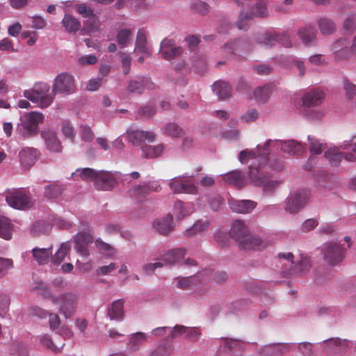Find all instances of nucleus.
<instances>
[{
    "instance_id": "56",
    "label": "nucleus",
    "mask_w": 356,
    "mask_h": 356,
    "mask_svg": "<svg viewBox=\"0 0 356 356\" xmlns=\"http://www.w3.org/2000/svg\"><path fill=\"white\" fill-rule=\"evenodd\" d=\"M62 132L66 138L71 139L72 140L74 138L76 132L74 127L71 125L68 121H65L62 124Z\"/></svg>"
},
{
    "instance_id": "42",
    "label": "nucleus",
    "mask_w": 356,
    "mask_h": 356,
    "mask_svg": "<svg viewBox=\"0 0 356 356\" xmlns=\"http://www.w3.org/2000/svg\"><path fill=\"white\" fill-rule=\"evenodd\" d=\"M173 352L174 348L172 344L161 343L150 353L149 356H170Z\"/></svg>"
},
{
    "instance_id": "52",
    "label": "nucleus",
    "mask_w": 356,
    "mask_h": 356,
    "mask_svg": "<svg viewBox=\"0 0 356 356\" xmlns=\"http://www.w3.org/2000/svg\"><path fill=\"white\" fill-rule=\"evenodd\" d=\"M253 17H264L267 15V8L266 5L262 2H259L252 8V11L248 13Z\"/></svg>"
},
{
    "instance_id": "17",
    "label": "nucleus",
    "mask_w": 356,
    "mask_h": 356,
    "mask_svg": "<svg viewBox=\"0 0 356 356\" xmlns=\"http://www.w3.org/2000/svg\"><path fill=\"white\" fill-rule=\"evenodd\" d=\"M325 96V93L320 89L311 90L302 97L303 106L305 108L319 106L323 103Z\"/></svg>"
},
{
    "instance_id": "59",
    "label": "nucleus",
    "mask_w": 356,
    "mask_h": 356,
    "mask_svg": "<svg viewBox=\"0 0 356 356\" xmlns=\"http://www.w3.org/2000/svg\"><path fill=\"white\" fill-rule=\"evenodd\" d=\"M143 80H134L131 81L128 86V90L130 92H136L138 94H141L144 90V85Z\"/></svg>"
},
{
    "instance_id": "64",
    "label": "nucleus",
    "mask_w": 356,
    "mask_h": 356,
    "mask_svg": "<svg viewBox=\"0 0 356 356\" xmlns=\"http://www.w3.org/2000/svg\"><path fill=\"white\" fill-rule=\"evenodd\" d=\"M80 132L83 140L90 142L93 140L94 135L90 127L87 125H81Z\"/></svg>"
},
{
    "instance_id": "15",
    "label": "nucleus",
    "mask_w": 356,
    "mask_h": 356,
    "mask_svg": "<svg viewBox=\"0 0 356 356\" xmlns=\"http://www.w3.org/2000/svg\"><path fill=\"white\" fill-rule=\"evenodd\" d=\"M39 156V151L33 147H24L19 153V161L25 168L33 166L38 160Z\"/></svg>"
},
{
    "instance_id": "63",
    "label": "nucleus",
    "mask_w": 356,
    "mask_h": 356,
    "mask_svg": "<svg viewBox=\"0 0 356 356\" xmlns=\"http://www.w3.org/2000/svg\"><path fill=\"white\" fill-rule=\"evenodd\" d=\"M174 214L177 216L179 220L184 218L188 213L184 207V202L177 201L175 203Z\"/></svg>"
},
{
    "instance_id": "44",
    "label": "nucleus",
    "mask_w": 356,
    "mask_h": 356,
    "mask_svg": "<svg viewBox=\"0 0 356 356\" xmlns=\"http://www.w3.org/2000/svg\"><path fill=\"white\" fill-rule=\"evenodd\" d=\"M261 240L257 237L250 236L248 233L238 242L239 247L243 249H254L260 246Z\"/></svg>"
},
{
    "instance_id": "18",
    "label": "nucleus",
    "mask_w": 356,
    "mask_h": 356,
    "mask_svg": "<svg viewBox=\"0 0 356 356\" xmlns=\"http://www.w3.org/2000/svg\"><path fill=\"white\" fill-rule=\"evenodd\" d=\"M127 137L129 141L134 145H138L145 140L151 143L155 139L152 132L143 130H129L127 131Z\"/></svg>"
},
{
    "instance_id": "9",
    "label": "nucleus",
    "mask_w": 356,
    "mask_h": 356,
    "mask_svg": "<svg viewBox=\"0 0 356 356\" xmlns=\"http://www.w3.org/2000/svg\"><path fill=\"white\" fill-rule=\"evenodd\" d=\"M310 197L309 191L302 189L291 195L287 201L286 211L290 213H297L308 202Z\"/></svg>"
},
{
    "instance_id": "31",
    "label": "nucleus",
    "mask_w": 356,
    "mask_h": 356,
    "mask_svg": "<svg viewBox=\"0 0 356 356\" xmlns=\"http://www.w3.org/2000/svg\"><path fill=\"white\" fill-rule=\"evenodd\" d=\"M165 147L163 144H159L157 145H144L141 147V151L143 152V156L145 159H152L160 156Z\"/></svg>"
},
{
    "instance_id": "47",
    "label": "nucleus",
    "mask_w": 356,
    "mask_h": 356,
    "mask_svg": "<svg viewBox=\"0 0 356 356\" xmlns=\"http://www.w3.org/2000/svg\"><path fill=\"white\" fill-rule=\"evenodd\" d=\"M63 191L62 186L53 184L44 188V197L48 199H56L58 197Z\"/></svg>"
},
{
    "instance_id": "27",
    "label": "nucleus",
    "mask_w": 356,
    "mask_h": 356,
    "mask_svg": "<svg viewBox=\"0 0 356 356\" xmlns=\"http://www.w3.org/2000/svg\"><path fill=\"white\" fill-rule=\"evenodd\" d=\"M229 233L233 238L240 242L246 236L248 232L244 222L237 220L234 222Z\"/></svg>"
},
{
    "instance_id": "58",
    "label": "nucleus",
    "mask_w": 356,
    "mask_h": 356,
    "mask_svg": "<svg viewBox=\"0 0 356 356\" xmlns=\"http://www.w3.org/2000/svg\"><path fill=\"white\" fill-rule=\"evenodd\" d=\"M343 89L346 92V95L349 99H352L356 95V85L350 82L348 80L343 81Z\"/></svg>"
},
{
    "instance_id": "41",
    "label": "nucleus",
    "mask_w": 356,
    "mask_h": 356,
    "mask_svg": "<svg viewBox=\"0 0 356 356\" xmlns=\"http://www.w3.org/2000/svg\"><path fill=\"white\" fill-rule=\"evenodd\" d=\"M135 48L143 54H149L148 48L147 47L146 33L143 29H139L137 33Z\"/></svg>"
},
{
    "instance_id": "1",
    "label": "nucleus",
    "mask_w": 356,
    "mask_h": 356,
    "mask_svg": "<svg viewBox=\"0 0 356 356\" xmlns=\"http://www.w3.org/2000/svg\"><path fill=\"white\" fill-rule=\"evenodd\" d=\"M50 86L44 82L35 83L31 89L24 91V96L37 104L41 108H47L54 99V95L50 93Z\"/></svg>"
},
{
    "instance_id": "24",
    "label": "nucleus",
    "mask_w": 356,
    "mask_h": 356,
    "mask_svg": "<svg viewBox=\"0 0 356 356\" xmlns=\"http://www.w3.org/2000/svg\"><path fill=\"white\" fill-rule=\"evenodd\" d=\"M124 304L123 299H119L114 301L107 309V316L112 321H120L124 317Z\"/></svg>"
},
{
    "instance_id": "2",
    "label": "nucleus",
    "mask_w": 356,
    "mask_h": 356,
    "mask_svg": "<svg viewBox=\"0 0 356 356\" xmlns=\"http://www.w3.org/2000/svg\"><path fill=\"white\" fill-rule=\"evenodd\" d=\"M44 120V115L39 112H30L20 119L17 124V133L24 138L36 136L39 131V124Z\"/></svg>"
},
{
    "instance_id": "50",
    "label": "nucleus",
    "mask_w": 356,
    "mask_h": 356,
    "mask_svg": "<svg viewBox=\"0 0 356 356\" xmlns=\"http://www.w3.org/2000/svg\"><path fill=\"white\" fill-rule=\"evenodd\" d=\"M95 243L102 254H104L108 257H111L115 254V249L110 244L104 242L102 239H96Z\"/></svg>"
},
{
    "instance_id": "33",
    "label": "nucleus",
    "mask_w": 356,
    "mask_h": 356,
    "mask_svg": "<svg viewBox=\"0 0 356 356\" xmlns=\"http://www.w3.org/2000/svg\"><path fill=\"white\" fill-rule=\"evenodd\" d=\"M213 92L221 99L229 97L231 95V87L229 83L223 81H216L212 86Z\"/></svg>"
},
{
    "instance_id": "7",
    "label": "nucleus",
    "mask_w": 356,
    "mask_h": 356,
    "mask_svg": "<svg viewBox=\"0 0 356 356\" xmlns=\"http://www.w3.org/2000/svg\"><path fill=\"white\" fill-rule=\"evenodd\" d=\"M58 298V304L60 305L58 311L66 318H71L74 316L78 303V297L73 293H65L59 296Z\"/></svg>"
},
{
    "instance_id": "57",
    "label": "nucleus",
    "mask_w": 356,
    "mask_h": 356,
    "mask_svg": "<svg viewBox=\"0 0 356 356\" xmlns=\"http://www.w3.org/2000/svg\"><path fill=\"white\" fill-rule=\"evenodd\" d=\"M13 267V261L11 259L0 257V277L5 275L8 270Z\"/></svg>"
},
{
    "instance_id": "26",
    "label": "nucleus",
    "mask_w": 356,
    "mask_h": 356,
    "mask_svg": "<svg viewBox=\"0 0 356 356\" xmlns=\"http://www.w3.org/2000/svg\"><path fill=\"white\" fill-rule=\"evenodd\" d=\"M186 254V249L183 248L168 250L163 255L162 260L165 264H175L182 259Z\"/></svg>"
},
{
    "instance_id": "12",
    "label": "nucleus",
    "mask_w": 356,
    "mask_h": 356,
    "mask_svg": "<svg viewBox=\"0 0 356 356\" xmlns=\"http://www.w3.org/2000/svg\"><path fill=\"white\" fill-rule=\"evenodd\" d=\"M160 190L161 186L159 182L153 181L133 187L129 191V193L131 197L140 202L143 201L151 191L158 192Z\"/></svg>"
},
{
    "instance_id": "34",
    "label": "nucleus",
    "mask_w": 356,
    "mask_h": 356,
    "mask_svg": "<svg viewBox=\"0 0 356 356\" xmlns=\"http://www.w3.org/2000/svg\"><path fill=\"white\" fill-rule=\"evenodd\" d=\"M32 254L34 259L39 264L47 263L50 256L52 254L51 248H37L32 250Z\"/></svg>"
},
{
    "instance_id": "5",
    "label": "nucleus",
    "mask_w": 356,
    "mask_h": 356,
    "mask_svg": "<svg viewBox=\"0 0 356 356\" xmlns=\"http://www.w3.org/2000/svg\"><path fill=\"white\" fill-rule=\"evenodd\" d=\"M75 80L71 74L63 72L57 75L52 86V93L54 96L57 94L70 95L76 91Z\"/></svg>"
},
{
    "instance_id": "60",
    "label": "nucleus",
    "mask_w": 356,
    "mask_h": 356,
    "mask_svg": "<svg viewBox=\"0 0 356 356\" xmlns=\"http://www.w3.org/2000/svg\"><path fill=\"white\" fill-rule=\"evenodd\" d=\"M343 28L346 31L350 33L356 30V14H352L346 19Z\"/></svg>"
},
{
    "instance_id": "55",
    "label": "nucleus",
    "mask_w": 356,
    "mask_h": 356,
    "mask_svg": "<svg viewBox=\"0 0 356 356\" xmlns=\"http://www.w3.org/2000/svg\"><path fill=\"white\" fill-rule=\"evenodd\" d=\"M192 9H193L197 13L204 15L209 12V5L202 1L195 0L192 3L191 5Z\"/></svg>"
},
{
    "instance_id": "51",
    "label": "nucleus",
    "mask_w": 356,
    "mask_h": 356,
    "mask_svg": "<svg viewBox=\"0 0 356 356\" xmlns=\"http://www.w3.org/2000/svg\"><path fill=\"white\" fill-rule=\"evenodd\" d=\"M131 32L129 29H121L120 30L116 36L117 42L118 44L124 48L127 46L131 37Z\"/></svg>"
},
{
    "instance_id": "19",
    "label": "nucleus",
    "mask_w": 356,
    "mask_h": 356,
    "mask_svg": "<svg viewBox=\"0 0 356 356\" xmlns=\"http://www.w3.org/2000/svg\"><path fill=\"white\" fill-rule=\"evenodd\" d=\"M41 137L44 140L47 149L53 152H60L62 146L56 134L49 129L44 130L40 134Z\"/></svg>"
},
{
    "instance_id": "16",
    "label": "nucleus",
    "mask_w": 356,
    "mask_h": 356,
    "mask_svg": "<svg viewBox=\"0 0 356 356\" xmlns=\"http://www.w3.org/2000/svg\"><path fill=\"white\" fill-rule=\"evenodd\" d=\"M222 49L225 52L240 56L251 50L248 41L241 39H236L227 42L224 45Z\"/></svg>"
},
{
    "instance_id": "54",
    "label": "nucleus",
    "mask_w": 356,
    "mask_h": 356,
    "mask_svg": "<svg viewBox=\"0 0 356 356\" xmlns=\"http://www.w3.org/2000/svg\"><path fill=\"white\" fill-rule=\"evenodd\" d=\"M309 151L312 154H320L323 150V145L315 138L308 136Z\"/></svg>"
},
{
    "instance_id": "11",
    "label": "nucleus",
    "mask_w": 356,
    "mask_h": 356,
    "mask_svg": "<svg viewBox=\"0 0 356 356\" xmlns=\"http://www.w3.org/2000/svg\"><path fill=\"white\" fill-rule=\"evenodd\" d=\"M159 53L163 59L170 61L180 56L183 53V49L176 46L174 40L164 38L160 44Z\"/></svg>"
},
{
    "instance_id": "39",
    "label": "nucleus",
    "mask_w": 356,
    "mask_h": 356,
    "mask_svg": "<svg viewBox=\"0 0 356 356\" xmlns=\"http://www.w3.org/2000/svg\"><path fill=\"white\" fill-rule=\"evenodd\" d=\"M256 41L258 44L264 46L272 47L277 42V33L266 32L259 34L256 38Z\"/></svg>"
},
{
    "instance_id": "3",
    "label": "nucleus",
    "mask_w": 356,
    "mask_h": 356,
    "mask_svg": "<svg viewBox=\"0 0 356 356\" xmlns=\"http://www.w3.org/2000/svg\"><path fill=\"white\" fill-rule=\"evenodd\" d=\"M249 178L254 186L261 187L266 193H273L280 184V181L264 174L260 169V165L257 166L254 163L249 166Z\"/></svg>"
},
{
    "instance_id": "37",
    "label": "nucleus",
    "mask_w": 356,
    "mask_h": 356,
    "mask_svg": "<svg viewBox=\"0 0 356 356\" xmlns=\"http://www.w3.org/2000/svg\"><path fill=\"white\" fill-rule=\"evenodd\" d=\"M272 89L271 84L258 87L254 90V98L259 102H265L269 98Z\"/></svg>"
},
{
    "instance_id": "30",
    "label": "nucleus",
    "mask_w": 356,
    "mask_h": 356,
    "mask_svg": "<svg viewBox=\"0 0 356 356\" xmlns=\"http://www.w3.org/2000/svg\"><path fill=\"white\" fill-rule=\"evenodd\" d=\"M281 149L286 153L293 155H299L304 152V147L302 144L295 140L282 142Z\"/></svg>"
},
{
    "instance_id": "13",
    "label": "nucleus",
    "mask_w": 356,
    "mask_h": 356,
    "mask_svg": "<svg viewBox=\"0 0 356 356\" xmlns=\"http://www.w3.org/2000/svg\"><path fill=\"white\" fill-rule=\"evenodd\" d=\"M345 256V250L337 243L325 244L324 257L331 265H335L340 262Z\"/></svg>"
},
{
    "instance_id": "45",
    "label": "nucleus",
    "mask_w": 356,
    "mask_h": 356,
    "mask_svg": "<svg viewBox=\"0 0 356 356\" xmlns=\"http://www.w3.org/2000/svg\"><path fill=\"white\" fill-rule=\"evenodd\" d=\"M13 227L8 219L0 216V237L9 240L12 237Z\"/></svg>"
},
{
    "instance_id": "49",
    "label": "nucleus",
    "mask_w": 356,
    "mask_h": 356,
    "mask_svg": "<svg viewBox=\"0 0 356 356\" xmlns=\"http://www.w3.org/2000/svg\"><path fill=\"white\" fill-rule=\"evenodd\" d=\"M209 223L207 221H197L193 227L185 232V235L191 236L197 233L203 232L209 229Z\"/></svg>"
},
{
    "instance_id": "10",
    "label": "nucleus",
    "mask_w": 356,
    "mask_h": 356,
    "mask_svg": "<svg viewBox=\"0 0 356 356\" xmlns=\"http://www.w3.org/2000/svg\"><path fill=\"white\" fill-rule=\"evenodd\" d=\"M94 241L93 233L88 231L79 232L74 236V249L81 256L87 258L90 255L88 245Z\"/></svg>"
},
{
    "instance_id": "48",
    "label": "nucleus",
    "mask_w": 356,
    "mask_h": 356,
    "mask_svg": "<svg viewBox=\"0 0 356 356\" xmlns=\"http://www.w3.org/2000/svg\"><path fill=\"white\" fill-rule=\"evenodd\" d=\"M311 264L309 259L307 257H303L300 261L294 266L291 274L295 275H302L305 274L310 268Z\"/></svg>"
},
{
    "instance_id": "20",
    "label": "nucleus",
    "mask_w": 356,
    "mask_h": 356,
    "mask_svg": "<svg viewBox=\"0 0 356 356\" xmlns=\"http://www.w3.org/2000/svg\"><path fill=\"white\" fill-rule=\"evenodd\" d=\"M175 193H197V188L193 183L191 181H181L180 179L172 180L169 184Z\"/></svg>"
},
{
    "instance_id": "35",
    "label": "nucleus",
    "mask_w": 356,
    "mask_h": 356,
    "mask_svg": "<svg viewBox=\"0 0 356 356\" xmlns=\"http://www.w3.org/2000/svg\"><path fill=\"white\" fill-rule=\"evenodd\" d=\"M71 250V245L70 242H65L60 245V248L57 250L55 254L52 257V262L55 265H59L69 254Z\"/></svg>"
},
{
    "instance_id": "32",
    "label": "nucleus",
    "mask_w": 356,
    "mask_h": 356,
    "mask_svg": "<svg viewBox=\"0 0 356 356\" xmlns=\"http://www.w3.org/2000/svg\"><path fill=\"white\" fill-rule=\"evenodd\" d=\"M298 35L303 44L312 45L316 39V31L313 26H306L300 29Z\"/></svg>"
},
{
    "instance_id": "28",
    "label": "nucleus",
    "mask_w": 356,
    "mask_h": 356,
    "mask_svg": "<svg viewBox=\"0 0 356 356\" xmlns=\"http://www.w3.org/2000/svg\"><path fill=\"white\" fill-rule=\"evenodd\" d=\"M32 291H36L39 295L42 296L44 298L51 299L54 305L58 304V298L54 296L49 286L46 283L42 281H37L35 282V286Z\"/></svg>"
},
{
    "instance_id": "53",
    "label": "nucleus",
    "mask_w": 356,
    "mask_h": 356,
    "mask_svg": "<svg viewBox=\"0 0 356 356\" xmlns=\"http://www.w3.org/2000/svg\"><path fill=\"white\" fill-rule=\"evenodd\" d=\"M40 342L44 347L54 352H58L60 349L62 348L65 345L64 343H62L60 347L57 345H55L51 339L48 335L42 336L40 339Z\"/></svg>"
},
{
    "instance_id": "29",
    "label": "nucleus",
    "mask_w": 356,
    "mask_h": 356,
    "mask_svg": "<svg viewBox=\"0 0 356 356\" xmlns=\"http://www.w3.org/2000/svg\"><path fill=\"white\" fill-rule=\"evenodd\" d=\"M147 340V335L141 332L132 334L127 344L129 350L135 352L138 350L141 346Z\"/></svg>"
},
{
    "instance_id": "61",
    "label": "nucleus",
    "mask_w": 356,
    "mask_h": 356,
    "mask_svg": "<svg viewBox=\"0 0 356 356\" xmlns=\"http://www.w3.org/2000/svg\"><path fill=\"white\" fill-rule=\"evenodd\" d=\"M77 12L83 17L89 18L93 15L94 10L85 3H79L76 5Z\"/></svg>"
},
{
    "instance_id": "62",
    "label": "nucleus",
    "mask_w": 356,
    "mask_h": 356,
    "mask_svg": "<svg viewBox=\"0 0 356 356\" xmlns=\"http://www.w3.org/2000/svg\"><path fill=\"white\" fill-rule=\"evenodd\" d=\"M13 350L15 352L13 356H28V348L21 343H15L12 345Z\"/></svg>"
},
{
    "instance_id": "23",
    "label": "nucleus",
    "mask_w": 356,
    "mask_h": 356,
    "mask_svg": "<svg viewBox=\"0 0 356 356\" xmlns=\"http://www.w3.org/2000/svg\"><path fill=\"white\" fill-rule=\"evenodd\" d=\"M222 179L228 184H233L237 188H242L246 185L244 173L241 170H233L223 175Z\"/></svg>"
},
{
    "instance_id": "21",
    "label": "nucleus",
    "mask_w": 356,
    "mask_h": 356,
    "mask_svg": "<svg viewBox=\"0 0 356 356\" xmlns=\"http://www.w3.org/2000/svg\"><path fill=\"white\" fill-rule=\"evenodd\" d=\"M153 226L159 234L167 236L174 228L172 216L169 213L166 216L155 220L153 223Z\"/></svg>"
},
{
    "instance_id": "46",
    "label": "nucleus",
    "mask_w": 356,
    "mask_h": 356,
    "mask_svg": "<svg viewBox=\"0 0 356 356\" xmlns=\"http://www.w3.org/2000/svg\"><path fill=\"white\" fill-rule=\"evenodd\" d=\"M325 156L331 165L337 166L343 157V153L339 152L336 148L330 149L325 152Z\"/></svg>"
},
{
    "instance_id": "25",
    "label": "nucleus",
    "mask_w": 356,
    "mask_h": 356,
    "mask_svg": "<svg viewBox=\"0 0 356 356\" xmlns=\"http://www.w3.org/2000/svg\"><path fill=\"white\" fill-rule=\"evenodd\" d=\"M98 172L90 168H79L72 174V177L74 180L95 182Z\"/></svg>"
},
{
    "instance_id": "38",
    "label": "nucleus",
    "mask_w": 356,
    "mask_h": 356,
    "mask_svg": "<svg viewBox=\"0 0 356 356\" xmlns=\"http://www.w3.org/2000/svg\"><path fill=\"white\" fill-rule=\"evenodd\" d=\"M162 131L164 134L172 138H179L185 134L184 131L177 124L174 122L165 124L162 128Z\"/></svg>"
},
{
    "instance_id": "40",
    "label": "nucleus",
    "mask_w": 356,
    "mask_h": 356,
    "mask_svg": "<svg viewBox=\"0 0 356 356\" xmlns=\"http://www.w3.org/2000/svg\"><path fill=\"white\" fill-rule=\"evenodd\" d=\"M99 26L100 22L97 16L94 14L86 21L81 32H83V34L96 32L99 30Z\"/></svg>"
},
{
    "instance_id": "14",
    "label": "nucleus",
    "mask_w": 356,
    "mask_h": 356,
    "mask_svg": "<svg viewBox=\"0 0 356 356\" xmlns=\"http://www.w3.org/2000/svg\"><path fill=\"white\" fill-rule=\"evenodd\" d=\"M117 185L116 179L112 173L106 171H99L97 176L95 186L99 191H109Z\"/></svg>"
},
{
    "instance_id": "8",
    "label": "nucleus",
    "mask_w": 356,
    "mask_h": 356,
    "mask_svg": "<svg viewBox=\"0 0 356 356\" xmlns=\"http://www.w3.org/2000/svg\"><path fill=\"white\" fill-rule=\"evenodd\" d=\"M209 274L210 273L202 272L193 276L177 277L175 285L182 290H192L206 284L209 280L206 276L207 277Z\"/></svg>"
},
{
    "instance_id": "22",
    "label": "nucleus",
    "mask_w": 356,
    "mask_h": 356,
    "mask_svg": "<svg viewBox=\"0 0 356 356\" xmlns=\"http://www.w3.org/2000/svg\"><path fill=\"white\" fill-rule=\"evenodd\" d=\"M229 204L234 211L241 213H248L251 212L257 205L255 202L249 200H236L232 199L229 201Z\"/></svg>"
},
{
    "instance_id": "6",
    "label": "nucleus",
    "mask_w": 356,
    "mask_h": 356,
    "mask_svg": "<svg viewBox=\"0 0 356 356\" xmlns=\"http://www.w3.org/2000/svg\"><path fill=\"white\" fill-rule=\"evenodd\" d=\"M6 201L10 207L17 209H26L32 205L31 195L24 188H18L8 193Z\"/></svg>"
},
{
    "instance_id": "36",
    "label": "nucleus",
    "mask_w": 356,
    "mask_h": 356,
    "mask_svg": "<svg viewBox=\"0 0 356 356\" xmlns=\"http://www.w3.org/2000/svg\"><path fill=\"white\" fill-rule=\"evenodd\" d=\"M318 29L323 35H331L336 30L334 22L329 18L322 17L318 22Z\"/></svg>"
},
{
    "instance_id": "43",
    "label": "nucleus",
    "mask_w": 356,
    "mask_h": 356,
    "mask_svg": "<svg viewBox=\"0 0 356 356\" xmlns=\"http://www.w3.org/2000/svg\"><path fill=\"white\" fill-rule=\"evenodd\" d=\"M63 24L69 33H76L81 27L80 22L70 15H65Z\"/></svg>"
},
{
    "instance_id": "4",
    "label": "nucleus",
    "mask_w": 356,
    "mask_h": 356,
    "mask_svg": "<svg viewBox=\"0 0 356 356\" xmlns=\"http://www.w3.org/2000/svg\"><path fill=\"white\" fill-rule=\"evenodd\" d=\"M271 142V140H267L264 146L262 147V151L261 150V147L258 145L257 151V153L248 149L241 151L239 154V161L241 163H246L248 160L252 159L253 161L250 165H253L254 163L257 166L260 165V169H261L266 165L268 161V147L270 146Z\"/></svg>"
}]
</instances>
